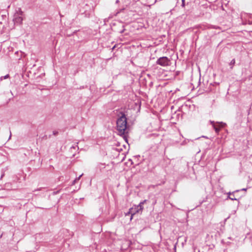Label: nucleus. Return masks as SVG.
Returning <instances> with one entry per match:
<instances>
[{
    "mask_svg": "<svg viewBox=\"0 0 252 252\" xmlns=\"http://www.w3.org/2000/svg\"><path fill=\"white\" fill-rule=\"evenodd\" d=\"M127 127V119L124 113H122L121 116L117 121V129L120 135L124 134Z\"/></svg>",
    "mask_w": 252,
    "mask_h": 252,
    "instance_id": "f257e3e1",
    "label": "nucleus"
},
{
    "mask_svg": "<svg viewBox=\"0 0 252 252\" xmlns=\"http://www.w3.org/2000/svg\"><path fill=\"white\" fill-rule=\"evenodd\" d=\"M146 202V200H145L141 202L139 204L136 206L134 208H131L129 210V213L131 214L130 220L132 219L134 215L137 213H139L140 211H142L143 209V205Z\"/></svg>",
    "mask_w": 252,
    "mask_h": 252,
    "instance_id": "f03ea898",
    "label": "nucleus"
},
{
    "mask_svg": "<svg viewBox=\"0 0 252 252\" xmlns=\"http://www.w3.org/2000/svg\"><path fill=\"white\" fill-rule=\"evenodd\" d=\"M170 60L167 57H162L158 58L156 63L162 66H168L169 65Z\"/></svg>",
    "mask_w": 252,
    "mask_h": 252,
    "instance_id": "7ed1b4c3",
    "label": "nucleus"
},
{
    "mask_svg": "<svg viewBox=\"0 0 252 252\" xmlns=\"http://www.w3.org/2000/svg\"><path fill=\"white\" fill-rule=\"evenodd\" d=\"M210 123L214 128L216 133L217 134H219L220 128L224 127L226 125L225 123L222 122H217L216 123L214 121H210Z\"/></svg>",
    "mask_w": 252,
    "mask_h": 252,
    "instance_id": "20e7f679",
    "label": "nucleus"
},
{
    "mask_svg": "<svg viewBox=\"0 0 252 252\" xmlns=\"http://www.w3.org/2000/svg\"><path fill=\"white\" fill-rule=\"evenodd\" d=\"M23 15V12L21 9L19 10V12L15 13L13 21L15 24H21L22 23L23 18L21 16Z\"/></svg>",
    "mask_w": 252,
    "mask_h": 252,
    "instance_id": "39448f33",
    "label": "nucleus"
},
{
    "mask_svg": "<svg viewBox=\"0 0 252 252\" xmlns=\"http://www.w3.org/2000/svg\"><path fill=\"white\" fill-rule=\"evenodd\" d=\"M238 191H239V190H236L235 191H233L232 193L230 192L227 193V194H228L227 199H231L232 200H237V198H232L231 197V195H233V193H235V192H237Z\"/></svg>",
    "mask_w": 252,
    "mask_h": 252,
    "instance_id": "423d86ee",
    "label": "nucleus"
},
{
    "mask_svg": "<svg viewBox=\"0 0 252 252\" xmlns=\"http://www.w3.org/2000/svg\"><path fill=\"white\" fill-rule=\"evenodd\" d=\"M83 174H82L81 175H80L78 177L76 178L72 183V185H74L75 183H76L78 181H79L80 179V178L82 176Z\"/></svg>",
    "mask_w": 252,
    "mask_h": 252,
    "instance_id": "0eeeda50",
    "label": "nucleus"
},
{
    "mask_svg": "<svg viewBox=\"0 0 252 252\" xmlns=\"http://www.w3.org/2000/svg\"><path fill=\"white\" fill-rule=\"evenodd\" d=\"M235 63V59H233L230 63V65L233 66Z\"/></svg>",
    "mask_w": 252,
    "mask_h": 252,
    "instance_id": "6e6552de",
    "label": "nucleus"
},
{
    "mask_svg": "<svg viewBox=\"0 0 252 252\" xmlns=\"http://www.w3.org/2000/svg\"><path fill=\"white\" fill-rule=\"evenodd\" d=\"M9 75L7 74L4 76L1 77L0 79H1V80H2V79H5L8 78L9 77Z\"/></svg>",
    "mask_w": 252,
    "mask_h": 252,
    "instance_id": "1a4fd4ad",
    "label": "nucleus"
},
{
    "mask_svg": "<svg viewBox=\"0 0 252 252\" xmlns=\"http://www.w3.org/2000/svg\"><path fill=\"white\" fill-rule=\"evenodd\" d=\"M185 0H182V7H185Z\"/></svg>",
    "mask_w": 252,
    "mask_h": 252,
    "instance_id": "9d476101",
    "label": "nucleus"
},
{
    "mask_svg": "<svg viewBox=\"0 0 252 252\" xmlns=\"http://www.w3.org/2000/svg\"><path fill=\"white\" fill-rule=\"evenodd\" d=\"M58 131H54L53 132V134L54 135H56L58 134Z\"/></svg>",
    "mask_w": 252,
    "mask_h": 252,
    "instance_id": "9b49d317",
    "label": "nucleus"
},
{
    "mask_svg": "<svg viewBox=\"0 0 252 252\" xmlns=\"http://www.w3.org/2000/svg\"><path fill=\"white\" fill-rule=\"evenodd\" d=\"M119 2H120V0H116V3H119Z\"/></svg>",
    "mask_w": 252,
    "mask_h": 252,
    "instance_id": "f8f14e48",
    "label": "nucleus"
},
{
    "mask_svg": "<svg viewBox=\"0 0 252 252\" xmlns=\"http://www.w3.org/2000/svg\"><path fill=\"white\" fill-rule=\"evenodd\" d=\"M231 197L232 198H235V197H234V193H233V195H231Z\"/></svg>",
    "mask_w": 252,
    "mask_h": 252,
    "instance_id": "ddd939ff",
    "label": "nucleus"
},
{
    "mask_svg": "<svg viewBox=\"0 0 252 252\" xmlns=\"http://www.w3.org/2000/svg\"><path fill=\"white\" fill-rule=\"evenodd\" d=\"M130 214L129 213V211L126 214V216L128 215H130Z\"/></svg>",
    "mask_w": 252,
    "mask_h": 252,
    "instance_id": "4468645a",
    "label": "nucleus"
},
{
    "mask_svg": "<svg viewBox=\"0 0 252 252\" xmlns=\"http://www.w3.org/2000/svg\"><path fill=\"white\" fill-rule=\"evenodd\" d=\"M41 190V188L38 189H37V190H34V191H36V190Z\"/></svg>",
    "mask_w": 252,
    "mask_h": 252,
    "instance_id": "2eb2a0df",
    "label": "nucleus"
},
{
    "mask_svg": "<svg viewBox=\"0 0 252 252\" xmlns=\"http://www.w3.org/2000/svg\"><path fill=\"white\" fill-rule=\"evenodd\" d=\"M246 190V189H242V190Z\"/></svg>",
    "mask_w": 252,
    "mask_h": 252,
    "instance_id": "dca6fc26",
    "label": "nucleus"
}]
</instances>
